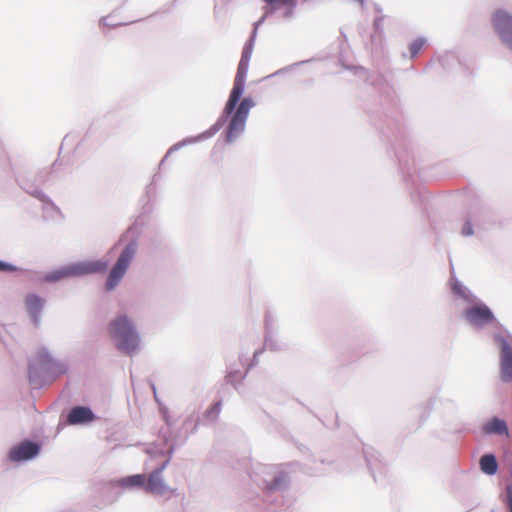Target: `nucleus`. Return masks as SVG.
<instances>
[{"label":"nucleus","instance_id":"nucleus-1","mask_svg":"<svg viewBox=\"0 0 512 512\" xmlns=\"http://www.w3.org/2000/svg\"><path fill=\"white\" fill-rule=\"evenodd\" d=\"M248 68L249 62H239L233 88L224 108L225 113L232 114L226 135L228 142L233 141L241 132H243L249 111L255 105L253 99L247 97L242 99L236 108L244 91Z\"/></svg>","mask_w":512,"mask_h":512},{"label":"nucleus","instance_id":"nucleus-14","mask_svg":"<svg viewBox=\"0 0 512 512\" xmlns=\"http://www.w3.org/2000/svg\"><path fill=\"white\" fill-rule=\"evenodd\" d=\"M480 468L487 475H494L497 472L498 464L492 454H485L480 458Z\"/></svg>","mask_w":512,"mask_h":512},{"label":"nucleus","instance_id":"nucleus-16","mask_svg":"<svg viewBox=\"0 0 512 512\" xmlns=\"http://www.w3.org/2000/svg\"><path fill=\"white\" fill-rule=\"evenodd\" d=\"M452 291L454 294L458 295L459 297L468 300L469 299V293L466 287H464L460 282L454 281L452 283Z\"/></svg>","mask_w":512,"mask_h":512},{"label":"nucleus","instance_id":"nucleus-17","mask_svg":"<svg viewBox=\"0 0 512 512\" xmlns=\"http://www.w3.org/2000/svg\"><path fill=\"white\" fill-rule=\"evenodd\" d=\"M253 45L251 42L247 43L242 51L240 61H245L250 63L251 55H252Z\"/></svg>","mask_w":512,"mask_h":512},{"label":"nucleus","instance_id":"nucleus-12","mask_svg":"<svg viewBox=\"0 0 512 512\" xmlns=\"http://www.w3.org/2000/svg\"><path fill=\"white\" fill-rule=\"evenodd\" d=\"M483 429L487 434L508 435L506 422L496 417L487 422Z\"/></svg>","mask_w":512,"mask_h":512},{"label":"nucleus","instance_id":"nucleus-2","mask_svg":"<svg viewBox=\"0 0 512 512\" xmlns=\"http://www.w3.org/2000/svg\"><path fill=\"white\" fill-rule=\"evenodd\" d=\"M108 332L115 342L116 348L125 354H132L139 346L140 338L131 320L121 315L111 320L108 325Z\"/></svg>","mask_w":512,"mask_h":512},{"label":"nucleus","instance_id":"nucleus-15","mask_svg":"<svg viewBox=\"0 0 512 512\" xmlns=\"http://www.w3.org/2000/svg\"><path fill=\"white\" fill-rule=\"evenodd\" d=\"M120 484L123 487H142L145 490L146 475L136 474L127 476L121 479Z\"/></svg>","mask_w":512,"mask_h":512},{"label":"nucleus","instance_id":"nucleus-20","mask_svg":"<svg viewBox=\"0 0 512 512\" xmlns=\"http://www.w3.org/2000/svg\"><path fill=\"white\" fill-rule=\"evenodd\" d=\"M220 410H221V403L217 402L213 405V407L211 408L209 413H213V414H215V416H217L219 414Z\"/></svg>","mask_w":512,"mask_h":512},{"label":"nucleus","instance_id":"nucleus-18","mask_svg":"<svg viewBox=\"0 0 512 512\" xmlns=\"http://www.w3.org/2000/svg\"><path fill=\"white\" fill-rule=\"evenodd\" d=\"M424 45V41L422 39H417L411 43L409 50L411 55L414 57L418 54V52L422 49Z\"/></svg>","mask_w":512,"mask_h":512},{"label":"nucleus","instance_id":"nucleus-8","mask_svg":"<svg viewBox=\"0 0 512 512\" xmlns=\"http://www.w3.org/2000/svg\"><path fill=\"white\" fill-rule=\"evenodd\" d=\"M501 345L500 364L501 374L504 381H508L512 377V342L504 338H499Z\"/></svg>","mask_w":512,"mask_h":512},{"label":"nucleus","instance_id":"nucleus-5","mask_svg":"<svg viewBox=\"0 0 512 512\" xmlns=\"http://www.w3.org/2000/svg\"><path fill=\"white\" fill-rule=\"evenodd\" d=\"M491 22L502 43L512 50V15L498 9L492 14Z\"/></svg>","mask_w":512,"mask_h":512},{"label":"nucleus","instance_id":"nucleus-9","mask_svg":"<svg viewBox=\"0 0 512 512\" xmlns=\"http://www.w3.org/2000/svg\"><path fill=\"white\" fill-rule=\"evenodd\" d=\"M38 451L39 447L37 444L32 442H23L10 450L9 459L15 462L28 460L36 456Z\"/></svg>","mask_w":512,"mask_h":512},{"label":"nucleus","instance_id":"nucleus-19","mask_svg":"<svg viewBox=\"0 0 512 512\" xmlns=\"http://www.w3.org/2000/svg\"><path fill=\"white\" fill-rule=\"evenodd\" d=\"M507 493V506L509 509V512H512V487L508 486L506 489Z\"/></svg>","mask_w":512,"mask_h":512},{"label":"nucleus","instance_id":"nucleus-22","mask_svg":"<svg viewBox=\"0 0 512 512\" xmlns=\"http://www.w3.org/2000/svg\"><path fill=\"white\" fill-rule=\"evenodd\" d=\"M464 233L467 235H470L472 233L471 228L470 227L464 228Z\"/></svg>","mask_w":512,"mask_h":512},{"label":"nucleus","instance_id":"nucleus-3","mask_svg":"<svg viewBox=\"0 0 512 512\" xmlns=\"http://www.w3.org/2000/svg\"><path fill=\"white\" fill-rule=\"evenodd\" d=\"M108 268V263L100 260L78 262L66 267L61 268L50 274L47 279L50 281H57L65 277L83 276L93 273L105 272Z\"/></svg>","mask_w":512,"mask_h":512},{"label":"nucleus","instance_id":"nucleus-6","mask_svg":"<svg viewBox=\"0 0 512 512\" xmlns=\"http://www.w3.org/2000/svg\"><path fill=\"white\" fill-rule=\"evenodd\" d=\"M465 319L475 327H482L490 324L495 320L494 314L490 308L483 304L477 303L464 311Z\"/></svg>","mask_w":512,"mask_h":512},{"label":"nucleus","instance_id":"nucleus-11","mask_svg":"<svg viewBox=\"0 0 512 512\" xmlns=\"http://www.w3.org/2000/svg\"><path fill=\"white\" fill-rule=\"evenodd\" d=\"M43 304V299L35 294H30L25 298L26 309L35 324H37L39 321V314L42 310Z\"/></svg>","mask_w":512,"mask_h":512},{"label":"nucleus","instance_id":"nucleus-21","mask_svg":"<svg viewBox=\"0 0 512 512\" xmlns=\"http://www.w3.org/2000/svg\"><path fill=\"white\" fill-rule=\"evenodd\" d=\"M10 266L6 263H3L0 261V271H6V270H10Z\"/></svg>","mask_w":512,"mask_h":512},{"label":"nucleus","instance_id":"nucleus-4","mask_svg":"<svg viewBox=\"0 0 512 512\" xmlns=\"http://www.w3.org/2000/svg\"><path fill=\"white\" fill-rule=\"evenodd\" d=\"M137 251L136 242L129 243L121 252L119 258L116 263L110 270L106 281V290H113L121 281L123 276L125 275L132 259L134 258Z\"/></svg>","mask_w":512,"mask_h":512},{"label":"nucleus","instance_id":"nucleus-13","mask_svg":"<svg viewBox=\"0 0 512 512\" xmlns=\"http://www.w3.org/2000/svg\"><path fill=\"white\" fill-rule=\"evenodd\" d=\"M267 4V13H272L276 10L285 8L287 14L291 13V10L295 6V0H263Z\"/></svg>","mask_w":512,"mask_h":512},{"label":"nucleus","instance_id":"nucleus-10","mask_svg":"<svg viewBox=\"0 0 512 512\" xmlns=\"http://www.w3.org/2000/svg\"><path fill=\"white\" fill-rule=\"evenodd\" d=\"M95 418L90 408L76 406L71 409L67 416V422L71 425L82 424L93 421Z\"/></svg>","mask_w":512,"mask_h":512},{"label":"nucleus","instance_id":"nucleus-7","mask_svg":"<svg viewBox=\"0 0 512 512\" xmlns=\"http://www.w3.org/2000/svg\"><path fill=\"white\" fill-rule=\"evenodd\" d=\"M168 464V460L165 461L161 467L152 471L148 477H146L145 491L155 495H163L166 492L170 491L168 486L165 484V481L162 477V472L166 468ZM171 492H174L171 489Z\"/></svg>","mask_w":512,"mask_h":512}]
</instances>
